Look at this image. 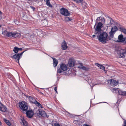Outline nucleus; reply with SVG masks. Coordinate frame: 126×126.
<instances>
[{
  "mask_svg": "<svg viewBox=\"0 0 126 126\" xmlns=\"http://www.w3.org/2000/svg\"><path fill=\"white\" fill-rule=\"evenodd\" d=\"M95 24L94 26L95 29L94 33L95 34L92 35V37L97 36V39L99 41L104 43H106L107 41H108V34L105 32L101 33L102 31L101 28L103 27L102 24L101 23H99L96 25V27Z\"/></svg>",
  "mask_w": 126,
  "mask_h": 126,
  "instance_id": "f257e3e1",
  "label": "nucleus"
},
{
  "mask_svg": "<svg viewBox=\"0 0 126 126\" xmlns=\"http://www.w3.org/2000/svg\"><path fill=\"white\" fill-rule=\"evenodd\" d=\"M2 34L4 36L10 37H16L20 35L19 33H18L16 32H8L6 30H5L3 32Z\"/></svg>",
  "mask_w": 126,
  "mask_h": 126,
  "instance_id": "f03ea898",
  "label": "nucleus"
},
{
  "mask_svg": "<svg viewBox=\"0 0 126 126\" xmlns=\"http://www.w3.org/2000/svg\"><path fill=\"white\" fill-rule=\"evenodd\" d=\"M26 51V50L23 51V52L21 53L20 54L18 53L15 54L13 56H12L11 57L12 58L15 59L16 60L17 62L19 64V60L22 56L23 53Z\"/></svg>",
  "mask_w": 126,
  "mask_h": 126,
  "instance_id": "7ed1b4c3",
  "label": "nucleus"
},
{
  "mask_svg": "<svg viewBox=\"0 0 126 126\" xmlns=\"http://www.w3.org/2000/svg\"><path fill=\"white\" fill-rule=\"evenodd\" d=\"M67 68L66 65L64 64H60V67L57 70L58 73H61L63 71H65L67 70Z\"/></svg>",
  "mask_w": 126,
  "mask_h": 126,
  "instance_id": "20e7f679",
  "label": "nucleus"
},
{
  "mask_svg": "<svg viewBox=\"0 0 126 126\" xmlns=\"http://www.w3.org/2000/svg\"><path fill=\"white\" fill-rule=\"evenodd\" d=\"M19 105L20 109L23 111H26L28 109L27 103H19Z\"/></svg>",
  "mask_w": 126,
  "mask_h": 126,
  "instance_id": "39448f33",
  "label": "nucleus"
},
{
  "mask_svg": "<svg viewBox=\"0 0 126 126\" xmlns=\"http://www.w3.org/2000/svg\"><path fill=\"white\" fill-rule=\"evenodd\" d=\"M60 12L61 14L64 16H66L70 15V13L68 10L64 8H62L60 9Z\"/></svg>",
  "mask_w": 126,
  "mask_h": 126,
  "instance_id": "423d86ee",
  "label": "nucleus"
},
{
  "mask_svg": "<svg viewBox=\"0 0 126 126\" xmlns=\"http://www.w3.org/2000/svg\"><path fill=\"white\" fill-rule=\"evenodd\" d=\"M35 114L38 116L41 115L43 117L46 116V114L45 111L41 109H38L35 112Z\"/></svg>",
  "mask_w": 126,
  "mask_h": 126,
  "instance_id": "0eeeda50",
  "label": "nucleus"
},
{
  "mask_svg": "<svg viewBox=\"0 0 126 126\" xmlns=\"http://www.w3.org/2000/svg\"><path fill=\"white\" fill-rule=\"evenodd\" d=\"M117 53L119 54L121 57L124 58L126 55V49H121L118 50Z\"/></svg>",
  "mask_w": 126,
  "mask_h": 126,
  "instance_id": "6e6552de",
  "label": "nucleus"
},
{
  "mask_svg": "<svg viewBox=\"0 0 126 126\" xmlns=\"http://www.w3.org/2000/svg\"><path fill=\"white\" fill-rule=\"evenodd\" d=\"M108 83L113 86L116 85L118 83V81L113 79H110L108 80Z\"/></svg>",
  "mask_w": 126,
  "mask_h": 126,
  "instance_id": "1a4fd4ad",
  "label": "nucleus"
},
{
  "mask_svg": "<svg viewBox=\"0 0 126 126\" xmlns=\"http://www.w3.org/2000/svg\"><path fill=\"white\" fill-rule=\"evenodd\" d=\"M27 116L29 118L32 117L33 115V113L32 110H29L27 111L26 112Z\"/></svg>",
  "mask_w": 126,
  "mask_h": 126,
  "instance_id": "9d476101",
  "label": "nucleus"
},
{
  "mask_svg": "<svg viewBox=\"0 0 126 126\" xmlns=\"http://www.w3.org/2000/svg\"><path fill=\"white\" fill-rule=\"evenodd\" d=\"M113 90H114L115 91H116V93L118 92L120 95H126V92H124L121 91H119L118 89H115L114 88H113Z\"/></svg>",
  "mask_w": 126,
  "mask_h": 126,
  "instance_id": "9b49d317",
  "label": "nucleus"
},
{
  "mask_svg": "<svg viewBox=\"0 0 126 126\" xmlns=\"http://www.w3.org/2000/svg\"><path fill=\"white\" fill-rule=\"evenodd\" d=\"M27 99L31 102H38L34 98L29 96H26Z\"/></svg>",
  "mask_w": 126,
  "mask_h": 126,
  "instance_id": "f8f14e48",
  "label": "nucleus"
},
{
  "mask_svg": "<svg viewBox=\"0 0 126 126\" xmlns=\"http://www.w3.org/2000/svg\"><path fill=\"white\" fill-rule=\"evenodd\" d=\"M6 108L1 103H0V110L2 112H4L6 110Z\"/></svg>",
  "mask_w": 126,
  "mask_h": 126,
  "instance_id": "ddd939ff",
  "label": "nucleus"
},
{
  "mask_svg": "<svg viewBox=\"0 0 126 126\" xmlns=\"http://www.w3.org/2000/svg\"><path fill=\"white\" fill-rule=\"evenodd\" d=\"M75 63V61L73 60H70L69 61L68 64L69 67H72L74 66Z\"/></svg>",
  "mask_w": 126,
  "mask_h": 126,
  "instance_id": "4468645a",
  "label": "nucleus"
},
{
  "mask_svg": "<svg viewBox=\"0 0 126 126\" xmlns=\"http://www.w3.org/2000/svg\"><path fill=\"white\" fill-rule=\"evenodd\" d=\"M125 39V38H123V36L122 35H120L118 37V39L119 40L118 42L124 43Z\"/></svg>",
  "mask_w": 126,
  "mask_h": 126,
  "instance_id": "2eb2a0df",
  "label": "nucleus"
},
{
  "mask_svg": "<svg viewBox=\"0 0 126 126\" xmlns=\"http://www.w3.org/2000/svg\"><path fill=\"white\" fill-rule=\"evenodd\" d=\"M62 44V48L63 50L66 49L67 48L66 44L65 41Z\"/></svg>",
  "mask_w": 126,
  "mask_h": 126,
  "instance_id": "dca6fc26",
  "label": "nucleus"
},
{
  "mask_svg": "<svg viewBox=\"0 0 126 126\" xmlns=\"http://www.w3.org/2000/svg\"><path fill=\"white\" fill-rule=\"evenodd\" d=\"M53 60V65L54 67H56L58 63V62L57 60L55 58H52Z\"/></svg>",
  "mask_w": 126,
  "mask_h": 126,
  "instance_id": "f3484780",
  "label": "nucleus"
},
{
  "mask_svg": "<svg viewBox=\"0 0 126 126\" xmlns=\"http://www.w3.org/2000/svg\"><path fill=\"white\" fill-rule=\"evenodd\" d=\"M114 33L113 32L111 31L110 32L109 34L110 37L109 38H108L109 40H111V38H112L113 37V35Z\"/></svg>",
  "mask_w": 126,
  "mask_h": 126,
  "instance_id": "a211bd4d",
  "label": "nucleus"
},
{
  "mask_svg": "<svg viewBox=\"0 0 126 126\" xmlns=\"http://www.w3.org/2000/svg\"><path fill=\"white\" fill-rule=\"evenodd\" d=\"M119 29L121 32H123L124 33L126 34V29L123 27H120Z\"/></svg>",
  "mask_w": 126,
  "mask_h": 126,
  "instance_id": "6ab92c4d",
  "label": "nucleus"
},
{
  "mask_svg": "<svg viewBox=\"0 0 126 126\" xmlns=\"http://www.w3.org/2000/svg\"><path fill=\"white\" fill-rule=\"evenodd\" d=\"M117 30V27L116 26H115L112 28L111 31L115 33Z\"/></svg>",
  "mask_w": 126,
  "mask_h": 126,
  "instance_id": "aec40b11",
  "label": "nucleus"
},
{
  "mask_svg": "<svg viewBox=\"0 0 126 126\" xmlns=\"http://www.w3.org/2000/svg\"><path fill=\"white\" fill-rule=\"evenodd\" d=\"M39 108V109H40L41 108H43L42 105L40 103H34Z\"/></svg>",
  "mask_w": 126,
  "mask_h": 126,
  "instance_id": "412c9836",
  "label": "nucleus"
},
{
  "mask_svg": "<svg viewBox=\"0 0 126 126\" xmlns=\"http://www.w3.org/2000/svg\"><path fill=\"white\" fill-rule=\"evenodd\" d=\"M105 23V21L104 18L103 17H101V20H100L99 22L97 24L99 23H101L103 24L102 23L104 24Z\"/></svg>",
  "mask_w": 126,
  "mask_h": 126,
  "instance_id": "4be33fe9",
  "label": "nucleus"
},
{
  "mask_svg": "<svg viewBox=\"0 0 126 126\" xmlns=\"http://www.w3.org/2000/svg\"><path fill=\"white\" fill-rule=\"evenodd\" d=\"M82 67H82V69L84 70L88 71L90 69V68L88 66H85L83 65V66Z\"/></svg>",
  "mask_w": 126,
  "mask_h": 126,
  "instance_id": "5701e85b",
  "label": "nucleus"
},
{
  "mask_svg": "<svg viewBox=\"0 0 126 126\" xmlns=\"http://www.w3.org/2000/svg\"><path fill=\"white\" fill-rule=\"evenodd\" d=\"M3 120H4V121L6 124L7 125H8L9 126L11 125V123L9 122V120H6V119H5V118H4L3 119Z\"/></svg>",
  "mask_w": 126,
  "mask_h": 126,
  "instance_id": "b1692460",
  "label": "nucleus"
},
{
  "mask_svg": "<svg viewBox=\"0 0 126 126\" xmlns=\"http://www.w3.org/2000/svg\"><path fill=\"white\" fill-rule=\"evenodd\" d=\"M83 64L82 63H79L78 64L77 67L81 69H82V66H83Z\"/></svg>",
  "mask_w": 126,
  "mask_h": 126,
  "instance_id": "393cba45",
  "label": "nucleus"
},
{
  "mask_svg": "<svg viewBox=\"0 0 126 126\" xmlns=\"http://www.w3.org/2000/svg\"><path fill=\"white\" fill-rule=\"evenodd\" d=\"M23 126H28L27 122L25 120H22Z\"/></svg>",
  "mask_w": 126,
  "mask_h": 126,
  "instance_id": "a878e982",
  "label": "nucleus"
},
{
  "mask_svg": "<svg viewBox=\"0 0 126 126\" xmlns=\"http://www.w3.org/2000/svg\"><path fill=\"white\" fill-rule=\"evenodd\" d=\"M46 4L48 6L50 7H52V5L50 4L49 0H46Z\"/></svg>",
  "mask_w": 126,
  "mask_h": 126,
  "instance_id": "bb28decb",
  "label": "nucleus"
},
{
  "mask_svg": "<svg viewBox=\"0 0 126 126\" xmlns=\"http://www.w3.org/2000/svg\"><path fill=\"white\" fill-rule=\"evenodd\" d=\"M18 48L16 47H14L13 50V51L15 53H17L18 52Z\"/></svg>",
  "mask_w": 126,
  "mask_h": 126,
  "instance_id": "cd10ccee",
  "label": "nucleus"
},
{
  "mask_svg": "<svg viewBox=\"0 0 126 126\" xmlns=\"http://www.w3.org/2000/svg\"><path fill=\"white\" fill-rule=\"evenodd\" d=\"M65 20L66 21H71L72 20V19L71 18H70L67 16L65 17Z\"/></svg>",
  "mask_w": 126,
  "mask_h": 126,
  "instance_id": "c85d7f7f",
  "label": "nucleus"
},
{
  "mask_svg": "<svg viewBox=\"0 0 126 126\" xmlns=\"http://www.w3.org/2000/svg\"><path fill=\"white\" fill-rule=\"evenodd\" d=\"M82 7L84 8L87 7V3L84 2H83L82 3Z\"/></svg>",
  "mask_w": 126,
  "mask_h": 126,
  "instance_id": "c756f323",
  "label": "nucleus"
},
{
  "mask_svg": "<svg viewBox=\"0 0 126 126\" xmlns=\"http://www.w3.org/2000/svg\"><path fill=\"white\" fill-rule=\"evenodd\" d=\"M77 3H80L82 2L83 0H73Z\"/></svg>",
  "mask_w": 126,
  "mask_h": 126,
  "instance_id": "7c9ffc66",
  "label": "nucleus"
},
{
  "mask_svg": "<svg viewBox=\"0 0 126 126\" xmlns=\"http://www.w3.org/2000/svg\"><path fill=\"white\" fill-rule=\"evenodd\" d=\"M107 17L109 19L110 21V23L111 24H112L111 22H113V20L110 17L108 16H107Z\"/></svg>",
  "mask_w": 126,
  "mask_h": 126,
  "instance_id": "2f4dec72",
  "label": "nucleus"
},
{
  "mask_svg": "<svg viewBox=\"0 0 126 126\" xmlns=\"http://www.w3.org/2000/svg\"><path fill=\"white\" fill-rule=\"evenodd\" d=\"M48 24V22L46 20H45L44 21V22H43V25L44 26H46Z\"/></svg>",
  "mask_w": 126,
  "mask_h": 126,
  "instance_id": "473e14b6",
  "label": "nucleus"
},
{
  "mask_svg": "<svg viewBox=\"0 0 126 126\" xmlns=\"http://www.w3.org/2000/svg\"><path fill=\"white\" fill-rule=\"evenodd\" d=\"M101 17H98L97 19L96 20V22L98 23V22L100 21V20H101Z\"/></svg>",
  "mask_w": 126,
  "mask_h": 126,
  "instance_id": "72a5a7b5",
  "label": "nucleus"
},
{
  "mask_svg": "<svg viewBox=\"0 0 126 126\" xmlns=\"http://www.w3.org/2000/svg\"><path fill=\"white\" fill-rule=\"evenodd\" d=\"M95 65L97 66H98V67H99L100 69V68H101L102 66V65L97 63H95Z\"/></svg>",
  "mask_w": 126,
  "mask_h": 126,
  "instance_id": "f704fd0d",
  "label": "nucleus"
},
{
  "mask_svg": "<svg viewBox=\"0 0 126 126\" xmlns=\"http://www.w3.org/2000/svg\"><path fill=\"white\" fill-rule=\"evenodd\" d=\"M94 81L93 80H92V81L91 82V83L92 84V86H94L95 85H96L97 84H95L93 82Z\"/></svg>",
  "mask_w": 126,
  "mask_h": 126,
  "instance_id": "c9c22d12",
  "label": "nucleus"
},
{
  "mask_svg": "<svg viewBox=\"0 0 126 126\" xmlns=\"http://www.w3.org/2000/svg\"><path fill=\"white\" fill-rule=\"evenodd\" d=\"M100 69H102L104 70V71H105V68L104 66H102L100 68Z\"/></svg>",
  "mask_w": 126,
  "mask_h": 126,
  "instance_id": "e433bc0d",
  "label": "nucleus"
},
{
  "mask_svg": "<svg viewBox=\"0 0 126 126\" xmlns=\"http://www.w3.org/2000/svg\"><path fill=\"white\" fill-rule=\"evenodd\" d=\"M54 126H60L57 123H55L54 124Z\"/></svg>",
  "mask_w": 126,
  "mask_h": 126,
  "instance_id": "4c0bfd02",
  "label": "nucleus"
},
{
  "mask_svg": "<svg viewBox=\"0 0 126 126\" xmlns=\"http://www.w3.org/2000/svg\"><path fill=\"white\" fill-rule=\"evenodd\" d=\"M30 7L32 9V10H33V11H34L35 9V8H34V7H33V6H30Z\"/></svg>",
  "mask_w": 126,
  "mask_h": 126,
  "instance_id": "58836bf2",
  "label": "nucleus"
},
{
  "mask_svg": "<svg viewBox=\"0 0 126 126\" xmlns=\"http://www.w3.org/2000/svg\"><path fill=\"white\" fill-rule=\"evenodd\" d=\"M57 88L56 87H55L54 88V90L57 93H58L57 92Z\"/></svg>",
  "mask_w": 126,
  "mask_h": 126,
  "instance_id": "ea45409f",
  "label": "nucleus"
},
{
  "mask_svg": "<svg viewBox=\"0 0 126 126\" xmlns=\"http://www.w3.org/2000/svg\"><path fill=\"white\" fill-rule=\"evenodd\" d=\"M18 51L19 50L21 51V50H22V48H18Z\"/></svg>",
  "mask_w": 126,
  "mask_h": 126,
  "instance_id": "a19ab883",
  "label": "nucleus"
},
{
  "mask_svg": "<svg viewBox=\"0 0 126 126\" xmlns=\"http://www.w3.org/2000/svg\"><path fill=\"white\" fill-rule=\"evenodd\" d=\"M123 126H126V121H124V125Z\"/></svg>",
  "mask_w": 126,
  "mask_h": 126,
  "instance_id": "79ce46f5",
  "label": "nucleus"
},
{
  "mask_svg": "<svg viewBox=\"0 0 126 126\" xmlns=\"http://www.w3.org/2000/svg\"><path fill=\"white\" fill-rule=\"evenodd\" d=\"M124 43H126V38H125Z\"/></svg>",
  "mask_w": 126,
  "mask_h": 126,
  "instance_id": "37998d69",
  "label": "nucleus"
},
{
  "mask_svg": "<svg viewBox=\"0 0 126 126\" xmlns=\"http://www.w3.org/2000/svg\"><path fill=\"white\" fill-rule=\"evenodd\" d=\"M2 125V123L0 121V125Z\"/></svg>",
  "mask_w": 126,
  "mask_h": 126,
  "instance_id": "c03bdc74",
  "label": "nucleus"
},
{
  "mask_svg": "<svg viewBox=\"0 0 126 126\" xmlns=\"http://www.w3.org/2000/svg\"><path fill=\"white\" fill-rule=\"evenodd\" d=\"M85 126H90L89 125H86Z\"/></svg>",
  "mask_w": 126,
  "mask_h": 126,
  "instance_id": "a18cd8bd",
  "label": "nucleus"
},
{
  "mask_svg": "<svg viewBox=\"0 0 126 126\" xmlns=\"http://www.w3.org/2000/svg\"><path fill=\"white\" fill-rule=\"evenodd\" d=\"M112 90L113 91V92H114V90H113V89H112ZM115 92H116V91H115Z\"/></svg>",
  "mask_w": 126,
  "mask_h": 126,
  "instance_id": "49530a36",
  "label": "nucleus"
},
{
  "mask_svg": "<svg viewBox=\"0 0 126 126\" xmlns=\"http://www.w3.org/2000/svg\"><path fill=\"white\" fill-rule=\"evenodd\" d=\"M21 102V103H22V102H23V101H22V102Z\"/></svg>",
  "mask_w": 126,
  "mask_h": 126,
  "instance_id": "de8ad7c7",
  "label": "nucleus"
},
{
  "mask_svg": "<svg viewBox=\"0 0 126 126\" xmlns=\"http://www.w3.org/2000/svg\"><path fill=\"white\" fill-rule=\"evenodd\" d=\"M37 0H34V1H35V2H36V1H37Z\"/></svg>",
  "mask_w": 126,
  "mask_h": 126,
  "instance_id": "09e8293b",
  "label": "nucleus"
},
{
  "mask_svg": "<svg viewBox=\"0 0 126 126\" xmlns=\"http://www.w3.org/2000/svg\"><path fill=\"white\" fill-rule=\"evenodd\" d=\"M120 101H119L118 100L117 101V102H120Z\"/></svg>",
  "mask_w": 126,
  "mask_h": 126,
  "instance_id": "8fccbe9b",
  "label": "nucleus"
},
{
  "mask_svg": "<svg viewBox=\"0 0 126 126\" xmlns=\"http://www.w3.org/2000/svg\"><path fill=\"white\" fill-rule=\"evenodd\" d=\"M90 85L91 86V83H90Z\"/></svg>",
  "mask_w": 126,
  "mask_h": 126,
  "instance_id": "3c124183",
  "label": "nucleus"
},
{
  "mask_svg": "<svg viewBox=\"0 0 126 126\" xmlns=\"http://www.w3.org/2000/svg\"><path fill=\"white\" fill-rule=\"evenodd\" d=\"M1 25H0V27H1Z\"/></svg>",
  "mask_w": 126,
  "mask_h": 126,
  "instance_id": "603ef678",
  "label": "nucleus"
}]
</instances>
